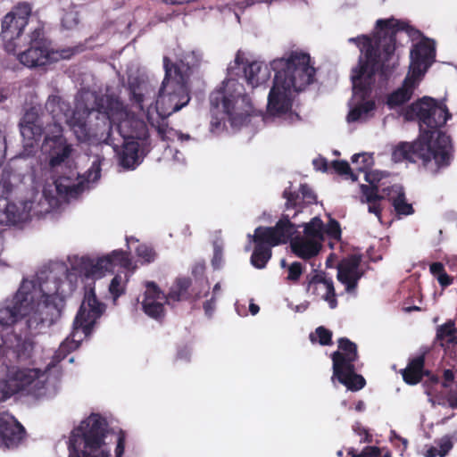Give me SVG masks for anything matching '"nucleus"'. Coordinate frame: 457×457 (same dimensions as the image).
<instances>
[{
    "label": "nucleus",
    "mask_w": 457,
    "mask_h": 457,
    "mask_svg": "<svg viewBox=\"0 0 457 457\" xmlns=\"http://www.w3.org/2000/svg\"><path fill=\"white\" fill-rule=\"evenodd\" d=\"M405 120H417L420 134L411 143H399L392 153L395 162L409 161L420 162L428 168L434 163V171L450 165L453 145L451 137L441 130L452 113L443 102L430 96L419 98L406 106L402 112Z\"/></svg>",
    "instance_id": "nucleus-1"
},
{
    "label": "nucleus",
    "mask_w": 457,
    "mask_h": 457,
    "mask_svg": "<svg viewBox=\"0 0 457 457\" xmlns=\"http://www.w3.org/2000/svg\"><path fill=\"white\" fill-rule=\"evenodd\" d=\"M376 27L378 31L375 40L365 35L350 39L359 42L361 51L364 53V58L361 57L358 65L352 71L353 89L354 95L361 101L349 112L348 121L366 119L375 111V101L367 100V98L372 92L376 73L379 72L382 76L387 77L393 72L395 62L391 61L396 50V35L402 31L411 35L413 30L406 21L394 17L378 20Z\"/></svg>",
    "instance_id": "nucleus-2"
},
{
    "label": "nucleus",
    "mask_w": 457,
    "mask_h": 457,
    "mask_svg": "<svg viewBox=\"0 0 457 457\" xmlns=\"http://www.w3.org/2000/svg\"><path fill=\"white\" fill-rule=\"evenodd\" d=\"M104 311V304L98 301L95 288L86 287L71 337L60 345L44 370L38 368L9 367L5 377L0 378V403H4L16 395L35 397L42 395L45 393L47 374L56 372V378H59L62 375L59 363L71 352L79 347L80 341L75 339L77 331L81 330L86 337L89 336Z\"/></svg>",
    "instance_id": "nucleus-3"
},
{
    "label": "nucleus",
    "mask_w": 457,
    "mask_h": 457,
    "mask_svg": "<svg viewBox=\"0 0 457 457\" xmlns=\"http://www.w3.org/2000/svg\"><path fill=\"white\" fill-rule=\"evenodd\" d=\"M62 283L56 277L41 282L42 299L36 308L32 294L26 292L22 285L12 299L0 308V324L5 328L19 327L20 334H27L45 322H52L64 306L65 298L60 292Z\"/></svg>",
    "instance_id": "nucleus-4"
},
{
    "label": "nucleus",
    "mask_w": 457,
    "mask_h": 457,
    "mask_svg": "<svg viewBox=\"0 0 457 457\" xmlns=\"http://www.w3.org/2000/svg\"><path fill=\"white\" fill-rule=\"evenodd\" d=\"M271 68L275 76L267 111L271 116L281 117L292 110V92L303 91L312 84L316 70L311 64L310 54L301 51H292L287 57L273 60Z\"/></svg>",
    "instance_id": "nucleus-5"
},
{
    "label": "nucleus",
    "mask_w": 457,
    "mask_h": 457,
    "mask_svg": "<svg viewBox=\"0 0 457 457\" xmlns=\"http://www.w3.org/2000/svg\"><path fill=\"white\" fill-rule=\"evenodd\" d=\"M163 68L165 75L155 103L149 104L145 110L148 122L157 129L160 135L166 132L161 122L187 105L191 99L192 67L182 59L172 62L164 56Z\"/></svg>",
    "instance_id": "nucleus-6"
},
{
    "label": "nucleus",
    "mask_w": 457,
    "mask_h": 457,
    "mask_svg": "<svg viewBox=\"0 0 457 457\" xmlns=\"http://www.w3.org/2000/svg\"><path fill=\"white\" fill-rule=\"evenodd\" d=\"M108 422L98 413H91L74 428L68 442L69 457H111V450L105 443ZM126 435H118L115 457H122L125 451Z\"/></svg>",
    "instance_id": "nucleus-7"
},
{
    "label": "nucleus",
    "mask_w": 457,
    "mask_h": 457,
    "mask_svg": "<svg viewBox=\"0 0 457 457\" xmlns=\"http://www.w3.org/2000/svg\"><path fill=\"white\" fill-rule=\"evenodd\" d=\"M212 119L210 129L219 133L225 127L227 117L232 126L243 124L252 112L249 96L245 93L244 86L237 80L228 79L222 86L210 94Z\"/></svg>",
    "instance_id": "nucleus-8"
},
{
    "label": "nucleus",
    "mask_w": 457,
    "mask_h": 457,
    "mask_svg": "<svg viewBox=\"0 0 457 457\" xmlns=\"http://www.w3.org/2000/svg\"><path fill=\"white\" fill-rule=\"evenodd\" d=\"M91 112H96L102 116L104 130L101 133L100 140L104 144H112V123L118 118L120 120L117 129L124 140L137 141L143 145L144 148L150 146V136L145 122L135 115L124 112L122 104L118 99L110 96H96L89 113Z\"/></svg>",
    "instance_id": "nucleus-9"
},
{
    "label": "nucleus",
    "mask_w": 457,
    "mask_h": 457,
    "mask_svg": "<svg viewBox=\"0 0 457 457\" xmlns=\"http://www.w3.org/2000/svg\"><path fill=\"white\" fill-rule=\"evenodd\" d=\"M332 380L338 382L353 392L362 389L366 385L365 378L356 373L355 361L359 360L357 345L347 337L337 339V350L331 353Z\"/></svg>",
    "instance_id": "nucleus-10"
},
{
    "label": "nucleus",
    "mask_w": 457,
    "mask_h": 457,
    "mask_svg": "<svg viewBox=\"0 0 457 457\" xmlns=\"http://www.w3.org/2000/svg\"><path fill=\"white\" fill-rule=\"evenodd\" d=\"M31 12V4L21 2L4 16L1 37L6 52L15 54L21 47L23 31L29 23Z\"/></svg>",
    "instance_id": "nucleus-11"
},
{
    "label": "nucleus",
    "mask_w": 457,
    "mask_h": 457,
    "mask_svg": "<svg viewBox=\"0 0 457 457\" xmlns=\"http://www.w3.org/2000/svg\"><path fill=\"white\" fill-rule=\"evenodd\" d=\"M18 60L29 68L45 66L58 60V53L52 49L43 27H37L29 33L28 48L18 54Z\"/></svg>",
    "instance_id": "nucleus-12"
},
{
    "label": "nucleus",
    "mask_w": 457,
    "mask_h": 457,
    "mask_svg": "<svg viewBox=\"0 0 457 457\" xmlns=\"http://www.w3.org/2000/svg\"><path fill=\"white\" fill-rule=\"evenodd\" d=\"M82 270L87 278H100L106 272H112L119 266L125 270H134L129 253L123 250H113L110 254L97 260L83 257L81 259Z\"/></svg>",
    "instance_id": "nucleus-13"
},
{
    "label": "nucleus",
    "mask_w": 457,
    "mask_h": 457,
    "mask_svg": "<svg viewBox=\"0 0 457 457\" xmlns=\"http://www.w3.org/2000/svg\"><path fill=\"white\" fill-rule=\"evenodd\" d=\"M410 76L420 79L436 60V46L432 39L423 37L413 45L410 53Z\"/></svg>",
    "instance_id": "nucleus-14"
},
{
    "label": "nucleus",
    "mask_w": 457,
    "mask_h": 457,
    "mask_svg": "<svg viewBox=\"0 0 457 457\" xmlns=\"http://www.w3.org/2000/svg\"><path fill=\"white\" fill-rule=\"evenodd\" d=\"M361 256L360 254H350L343 258L337 264V280L345 286L348 294H355L359 280L364 275L361 269Z\"/></svg>",
    "instance_id": "nucleus-15"
},
{
    "label": "nucleus",
    "mask_w": 457,
    "mask_h": 457,
    "mask_svg": "<svg viewBox=\"0 0 457 457\" xmlns=\"http://www.w3.org/2000/svg\"><path fill=\"white\" fill-rule=\"evenodd\" d=\"M25 435V428L13 415L8 411L0 413V448H16L24 439Z\"/></svg>",
    "instance_id": "nucleus-16"
},
{
    "label": "nucleus",
    "mask_w": 457,
    "mask_h": 457,
    "mask_svg": "<svg viewBox=\"0 0 457 457\" xmlns=\"http://www.w3.org/2000/svg\"><path fill=\"white\" fill-rule=\"evenodd\" d=\"M313 275L307 276L306 291L328 302L331 309L337 306L334 282L324 271L314 270Z\"/></svg>",
    "instance_id": "nucleus-17"
},
{
    "label": "nucleus",
    "mask_w": 457,
    "mask_h": 457,
    "mask_svg": "<svg viewBox=\"0 0 457 457\" xmlns=\"http://www.w3.org/2000/svg\"><path fill=\"white\" fill-rule=\"evenodd\" d=\"M129 100L133 106L145 111V103H153L155 97V89L147 80L140 77H134L129 80Z\"/></svg>",
    "instance_id": "nucleus-18"
},
{
    "label": "nucleus",
    "mask_w": 457,
    "mask_h": 457,
    "mask_svg": "<svg viewBox=\"0 0 457 457\" xmlns=\"http://www.w3.org/2000/svg\"><path fill=\"white\" fill-rule=\"evenodd\" d=\"M33 347V343L30 340L15 334L12 336V338L4 341L3 353L10 363L21 362L31 357Z\"/></svg>",
    "instance_id": "nucleus-19"
},
{
    "label": "nucleus",
    "mask_w": 457,
    "mask_h": 457,
    "mask_svg": "<svg viewBox=\"0 0 457 457\" xmlns=\"http://www.w3.org/2000/svg\"><path fill=\"white\" fill-rule=\"evenodd\" d=\"M150 146L143 147L141 143L135 140H124L118 153L119 163L124 169H135L140 163V154L145 155Z\"/></svg>",
    "instance_id": "nucleus-20"
},
{
    "label": "nucleus",
    "mask_w": 457,
    "mask_h": 457,
    "mask_svg": "<svg viewBox=\"0 0 457 457\" xmlns=\"http://www.w3.org/2000/svg\"><path fill=\"white\" fill-rule=\"evenodd\" d=\"M283 197L287 200L286 208H298L295 215L307 205L313 204L317 202V195L307 184H301L299 193L287 187L283 192Z\"/></svg>",
    "instance_id": "nucleus-21"
},
{
    "label": "nucleus",
    "mask_w": 457,
    "mask_h": 457,
    "mask_svg": "<svg viewBox=\"0 0 457 457\" xmlns=\"http://www.w3.org/2000/svg\"><path fill=\"white\" fill-rule=\"evenodd\" d=\"M24 139L37 141L41 138L44 128L35 107L28 109L19 123Z\"/></svg>",
    "instance_id": "nucleus-22"
},
{
    "label": "nucleus",
    "mask_w": 457,
    "mask_h": 457,
    "mask_svg": "<svg viewBox=\"0 0 457 457\" xmlns=\"http://www.w3.org/2000/svg\"><path fill=\"white\" fill-rule=\"evenodd\" d=\"M418 79L407 75L400 87L387 95L386 104L391 110L402 106L411 100L416 87Z\"/></svg>",
    "instance_id": "nucleus-23"
},
{
    "label": "nucleus",
    "mask_w": 457,
    "mask_h": 457,
    "mask_svg": "<svg viewBox=\"0 0 457 457\" xmlns=\"http://www.w3.org/2000/svg\"><path fill=\"white\" fill-rule=\"evenodd\" d=\"M403 381L408 385L419 384L424 377H428L430 371L425 370V353L409 360L405 369L401 370Z\"/></svg>",
    "instance_id": "nucleus-24"
},
{
    "label": "nucleus",
    "mask_w": 457,
    "mask_h": 457,
    "mask_svg": "<svg viewBox=\"0 0 457 457\" xmlns=\"http://www.w3.org/2000/svg\"><path fill=\"white\" fill-rule=\"evenodd\" d=\"M269 66L262 62H252L244 67L245 78L248 85L256 87L268 82L271 76Z\"/></svg>",
    "instance_id": "nucleus-25"
},
{
    "label": "nucleus",
    "mask_w": 457,
    "mask_h": 457,
    "mask_svg": "<svg viewBox=\"0 0 457 457\" xmlns=\"http://www.w3.org/2000/svg\"><path fill=\"white\" fill-rule=\"evenodd\" d=\"M322 245L319 240H312L303 237H297L291 241L292 252L303 260H309L316 256Z\"/></svg>",
    "instance_id": "nucleus-26"
},
{
    "label": "nucleus",
    "mask_w": 457,
    "mask_h": 457,
    "mask_svg": "<svg viewBox=\"0 0 457 457\" xmlns=\"http://www.w3.org/2000/svg\"><path fill=\"white\" fill-rule=\"evenodd\" d=\"M49 145V166L54 169L64 162L71 154L72 145L66 140L50 143Z\"/></svg>",
    "instance_id": "nucleus-27"
},
{
    "label": "nucleus",
    "mask_w": 457,
    "mask_h": 457,
    "mask_svg": "<svg viewBox=\"0 0 457 457\" xmlns=\"http://www.w3.org/2000/svg\"><path fill=\"white\" fill-rule=\"evenodd\" d=\"M23 210L7 198L0 197V224H16L23 220Z\"/></svg>",
    "instance_id": "nucleus-28"
},
{
    "label": "nucleus",
    "mask_w": 457,
    "mask_h": 457,
    "mask_svg": "<svg viewBox=\"0 0 457 457\" xmlns=\"http://www.w3.org/2000/svg\"><path fill=\"white\" fill-rule=\"evenodd\" d=\"M192 285L191 278H179L175 283L171 286L169 293L165 295V302L167 304L171 303L187 301L190 299L191 295L189 288Z\"/></svg>",
    "instance_id": "nucleus-29"
},
{
    "label": "nucleus",
    "mask_w": 457,
    "mask_h": 457,
    "mask_svg": "<svg viewBox=\"0 0 457 457\" xmlns=\"http://www.w3.org/2000/svg\"><path fill=\"white\" fill-rule=\"evenodd\" d=\"M45 107L52 115L53 120H67L71 111L70 104L56 95L48 96Z\"/></svg>",
    "instance_id": "nucleus-30"
},
{
    "label": "nucleus",
    "mask_w": 457,
    "mask_h": 457,
    "mask_svg": "<svg viewBox=\"0 0 457 457\" xmlns=\"http://www.w3.org/2000/svg\"><path fill=\"white\" fill-rule=\"evenodd\" d=\"M250 241L254 245L263 247H272L280 245V240L275 237L273 228L271 227L259 226L254 229V234L248 235Z\"/></svg>",
    "instance_id": "nucleus-31"
},
{
    "label": "nucleus",
    "mask_w": 457,
    "mask_h": 457,
    "mask_svg": "<svg viewBox=\"0 0 457 457\" xmlns=\"http://www.w3.org/2000/svg\"><path fill=\"white\" fill-rule=\"evenodd\" d=\"M300 226H296L293 222L290 221L288 215H282V217L278 220L273 228L275 237L280 240L281 244L287 243L292 237L296 233L297 228Z\"/></svg>",
    "instance_id": "nucleus-32"
},
{
    "label": "nucleus",
    "mask_w": 457,
    "mask_h": 457,
    "mask_svg": "<svg viewBox=\"0 0 457 457\" xmlns=\"http://www.w3.org/2000/svg\"><path fill=\"white\" fill-rule=\"evenodd\" d=\"M436 338L441 346L457 345V328L455 321L447 320L436 328Z\"/></svg>",
    "instance_id": "nucleus-33"
},
{
    "label": "nucleus",
    "mask_w": 457,
    "mask_h": 457,
    "mask_svg": "<svg viewBox=\"0 0 457 457\" xmlns=\"http://www.w3.org/2000/svg\"><path fill=\"white\" fill-rule=\"evenodd\" d=\"M304 237L312 240H319L322 245L324 241V223L320 217L312 218L304 224Z\"/></svg>",
    "instance_id": "nucleus-34"
},
{
    "label": "nucleus",
    "mask_w": 457,
    "mask_h": 457,
    "mask_svg": "<svg viewBox=\"0 0 457 457\" xmlns=\"http://www.w3.org/2000/svg\"><path fill=\"white\" fill-rule=\"evenodd\" d=\"M272 256V250L254 245L250 262L251 264L259 270L264 269Z\"/></svg>",
    "instance_id": "nucleus-35"
},
{
    "label": "nucleus",
    "mask_w": 457,
    "mask_h": 457,
    "mask_svg": "<svg viewBox=\"0 0 457 457\" xmlns=\"http://www.w3.org/2000/svg\"><path fill=\"white\" fill-rule=\"evenodd\" d=\"M62 121V120H54L52 124L48 125L47 132L44 139L45 145L66 140V137L62 134L63 128L61 124Z\"/></svg>",
    "instance_id": "nucleus-36"
},
{
    "label": "nucleus",
    "mask_w": 457,
    "mask_h": 457,
    "mask_svg": "<svg viewBox=\"0 0 457 457\" xmlns=\"http://www.w3.org/2000/svg\"><path fill=\"white\" fill-rule=\"evenodd\" d=\"M129 281V276L125 274L124 278L117 274L111 280L109 285V292L112 295L113 301H116L120 295L125 294L126 285Z\"/></svg>",
    "instance_id": "nucleus-37"
},
{
    "label": "nucleus",
    "mask_w": 457,
    "mask_h": 457,
    "mask_svg": "<svg viewBox=\"0 0 457 457\" xmlns=\"http://www.w3.org/2000/svg\"><path fill=\"white\" fill-rule=\"evenodd\" d=\"M142 306L145 313L153 319L159 320L164 315V306L157 300H143Z\"/></svg>",
    "instance_id": "nucleus-38"
},
{
    "label": "nucleus",
    "mask_w": 457,
    "mask_h": 457,
    "mask_svg": "<svg viewBox=\"0 0 457 457\" xmlns=\"http://www.w3.org/2000/svg\"><path fill=\"white\" fill-rule=\"evenodd\" d=\"M429 270L443 287H448L453 283V278L445 272L443 263L439 262H433L429 267Z\"/></svg>",
    "instance_id": "nucleus-39"
},
{
    "label": "nucleus",
    "mask_w": 457,
    "mask_h": 457,
    "mask_svg": "<svg viewBox=\"0 0 457 457\" xmlns=\"http://www.w3.org/2000/svg\"><path fill=\"white\" fill-rule=\"evenodd\" d=\"M332 331L323 326H320L315 329V333L310 334V340L312 343L319 342L320 345H331Z\"/></svg>",
    "instance_id": "nucleus-40"
},
{
    "label": "nucleus",
    "mask_w": 457,
    "mask_h": 457,
    "mask_svg": "<svg viewBox=\"0 0 457 457\" xmlns=\"http://www.w3.org/2000/svg\"><path fill=\"white\" fill-rule=\"evenodd\" d=\"M383 199L388 200L393 205L398 199L405 195L404 189L401 185L394 184L381 190Z\"/></svg>",
    "instance_id": "nucleus-41"
},
{
    "label": "nucleus",
    "mask_w": 457,
    "mask_h": 457,
    "mask_svg": "<svg viewBox=\"0 0 457 457\" xmlns=\"http://www.w3.org/2000/svg\"><path fill=\"white\" fill-rule=\"evenodd\" d=\"M360 188L367 203L379 202L383 199L382 193L379 194V187L377 186L361 184Z\"/></svg>",
    "instance_id": "nucleus-42"
},
{
    "label": "nucleus",
    "mask_w": 457,
    "mask_h": 457,
    "mask_svg": "<svg viewBox=\"0 0 457 457\" xmlns=\"http://www.w3.org/2000/svg\"><path fill=\"white\" fill-rule=\"evenodd\" d=\"M331 166L339 175H348L353 181L358 180V175L352 171L349 163L346 161L336 160L331 162Z\"/></svg>",
    "instance_id": "nucleus-43"
},
{
    "label": "nucleus",
    "mask_w": 457,
    "mask_h": 457,
    "mask_svg": "<svg viewBox=\"0 0 457 457\" xmlns=\"http://www.w3.org/2000/svg\"><path fill=\"white\" fill-rule=\"evenodd\" d=\"M352 162L357 163L358 170L362 172L368 170L374 162L372 155L366 153L353 154Z\"/></svg>",
    "instance_id": "nucleus-44"
},
{
    "label": "nucleus",
    "mask_w": 457,
    "mask_h": 457,
    "mask_svg": "<svg viewBox=\"0 0 457 457\" xmlns=\"http://www.w3.org/2000/svg\"><path fill=\"white\" fill-rule=\"evenodd\" d=\"M136 253L142 260V263H151L156 258V253L153 247L146 245H139L136 249Z\"/></svg>",
    "instance_id": "nucleus-45"
},
{
    "label": "nucleus",
    "mask_w": 457,
    "mask_h": 457,
    "mask_svg": "<svg viewBox=\"0 0 457 457\" xmlns=\"http://www.w3.org/2000/svg\"><path fill=\"white\" fill-rule=\"evenodd\" d=\"M327 235L329 238L339 241L341 239V227L339 222L330 218L327 225H324V235Z\"/></svg>",
    "instance_id": "nucleus-46"
},
{
    "label": "nucleus",
    "mask_w": 457,
    "mask_h": 457,
    "mask_svg": "<svg viewBox=\"0 0 457 457\" xmlns=\"http://www.w3.org/2000/svg\"><path fill=\"white\" fill-rule=\"evenodd\" d=\"M392 206L398 216H407L414 213V209L411 204L407 203L405 195L398 199Z\"/></svg>",
    "instance_id": "nucleus-47"
},
{
    "label": "nucleus",
    "mask_w": 457,
    "mask_h": 457,
    "mask_svg": "<svg viewBox=\"0 0 457 457\" xmlns=\"http://www.w3.org/2000/svg\"><path fill=\"white\" fill-rule=\"evenodd\" d=\"M145 298L144 300H158L162 297L165 298V295L161 291L159 287L156 285V283L153 281H148L145 284Z\"/></svg>",
    "instance_id": "nucleus-48"
},
{
    "label": "nucleus",
    "mask_w": 457,
    "mask_h": 457,
    "mask_svg": "<svg viewBox=\"0 0 457 457\" xmlns=\"http://www.w3.org/2000/svg\"><path fill=\"white\" fill-rule=\"evenodd\" d=\"M380 453V448L378 446H366L359 453L353 448L348 451V455L351 457H379Z\"/></svg>",
    "instance_id": "nucleus-49"
},
{
    "label": "nucleus",
    "mask_w": 457,
    "mask_h": 457,
    "mask_svg": "<svg viewBox=\"0 0 457 457\" xmlns=\"http://www.w3.org/2000/svg\"><path fill=\"white\" fill-rule=\"evenodd\" d=\"M365 180L369 183L370 186H377L380 187L379 182L388 177V173L386 171L380 170H366L365 172Z\"/></svg>",
    "instance_id": "nucleus-50"
},
{
    "label": "nucleus",
    "mask_w": 457,
    "mask_h": 457,
    "mask_svg": "<svg viewBox=\"0 0 457 457\" xmlns=\"http://www.w3.org/2000/svg\"><path fill=\"white\" fill-rule=\"evenodd\" d=\"M303 264L299 262H294L288 267L287 279L290 281H294V282L298 281L301 275L303 274Z\"/></svg>",
    "instance_id": "nucleus-51"
},
{
    "label": "nucleus",
    "mask_w": 457,
    "mask_h": 457,
    "mask_svg": "<svg viewBox=\"0 0 457 457\" xmlns=\"http://www.w3.org/2000/svg\"><path fill=\"white\" fill-rule=\"evenodd\" d=\"M101 177V163L99 161L93 162L91 167L87 171V180L95 182Z\"/></svg>",
    "instance_id": "nucleus-52"
},
{
    "label": "nucleus",
    "mask_w": 457,
    "mask_h": 457,
    "mask_svg": "<svg viewBox=\"0 0 457 457\" xmlns=\"http://www.w3.org/2000/svg\"><path fill=\"white\" fill-rule=\"evenodd\" d=\"M74 132L79 140H86L88 138V132L85 123L76 122L72 125Z\"/></svg>",
    "instance_id": "nucleus-53"
},
{
    "label": "nucleus",
    "mask_w": 457,
    "mask_h": 457,
    "mask_svg": "<svg viewBox=\"0 0 457 457\" xmlns=\"http://www.w3.org/2000/svg\"><path fill=\"white\" fill-rule=\"evenodd\" d=\"M454 378H455V376L452 370H449V369L445 370L444 373H443L444 381L442 382V386L449 387L450 385L453 382Z\"/></svg>",
    "instance_id": "nucleus-54"
},
{
    "label": "nucleus",
    "mask_w": 457,
    "mask_h": 457,
    "mask_svg": "<svg viewBox=\"0 0 457 457\" xmlns=\"http://www.w3.org/2000/svg\"><path fill=\"white\" fill-rule=\"evenodd\" d=\"M221 261H222V249L219 245H216L214 247L213 258L212 261V265L215 268H219Z\"/></svg>",
    "instance_id": "nucleus-55"
},
{
    "label": "nucleus",
    "mask_w": 457,
    "mask_h": 457,
    "mask_svg": "<svg viewBox=\"0 0 457 457\" xmlns=\"http://www.w3.org/2000/svg\"><path fill=\"white\" fill-rule=\"evenodd\" d=\"M439 446H440V449L438 450L439 451L438 455L440 457H445L448 453V452L452 449L453 443L449 439H446V440H444L443 442H441Z\"/></svg>",
    "instance_id": "nucleus-56"
},
{
    "label": "nucleus",
    "mask_w": 457,
    "mask_h": 457,
    "mask_svg": "<svg viewBox=\"0 0 457 457\" xmlns=\"http://www.w3.org/2000/svg\"><path fill=\"white\" fill-rule=\"evenodd\" d=\"M446 401L453 409H457V390H450L446 395Z\"/></svg>",
    "instance_id": "nucleus-57"
},
{
    "label": "nucleus",
    "mask_w": 457,
    "mask_h": 457,
    "mask_svg": "<svg viewBox=\"0 0 457 457\" xmlns=\"http://www.w3.org/2000/svg\"><path fill=\"white\" fill-rule=\"evenodd\" d=\"M6 155V141L2 130L0 129V165L5 159Z\"/></svg>",
    "instance_id": "nucleus-58"
},
{
    "label": "nucleus",
    "mask_w": 457,
    "mask_h": 457,
    "mask_svg": "<svg viewBox=\"0 0 457 457\" xmlns=\"http://www.w3.org/2000/svg\"><path fill=\"white\" fill-rule=\"evenodd\" d=\"M204 310L206 315L212 316L214 309H215V298L212 296L211 299L205 301L204 303Z\"/></svg>",
    "instance_id": "nucleus-59"
},
{
    "label": "nucleus",
    "mask_w": 457,
    "mask_h": 457,
    "mask_svg": "<svg viewBox=\"0 0 457 457\" xmlns=\"http://www.w3.org/2000/svg\"><path fill=\"white\" fill-rule=\"evenodd\" d=\"M368 204H369V208H368L369 212L374 213L378 218H380L381 212H382V208L380 206L379 202H371V203H368Z\"/></svg>",
    "instance_id": "nucleus-60"
},
{
    "label": "nucleus",
    "mask_w": 457,
    "mask_h": 457,
    "mask_svg": "<svg viewBox=\"0 0 457 457\" xmlns=\"http://www.w3.org/2000/svg\"><path fill=\"white\" fill-rule=\"evenodd\" d=\"M312 163L314 168L318 170H328V161L325 158L314 159Z\"/></svg>",
    "instance_id": "nucleus-61"
},
{
    "label": "nucleus",
    "mask_w": 457,
    "mask_h": 457,
    "mask_svg": "<svg viewBox=\"0 0 457 457\" xmlns=\"http://www.w3.org/2000/svg\"><path fill=\"white\" fill-rule=\"evenodd\" d=\"M354 430L360 435L364 436V442H370L371 441V436L370 435L369 431L362 427L358 426L357 428H354Z\"/></svg>",
    "instance_id": "nucleus-62"
},
{
    "label": "nucleus",
    "mask_w": 457,
    "mask_h": 457,
    "mask_svg": "<svg viewBox=\"0 0 457 457\" xmlns=\"http://www.w3.org/2000/svg\"><path fill=\"white\" fill-rule=\"evenodd\" d=\"M249 311L253 315H256L260 311V307L255 303H250Z\"/></svg>",
    "instance_id": "nucleus-63"
},
{
    "label": "nucleus",
    "mask_w": 457,
    "mask_h": 457,
    "mask_svg": "<svg viewBox=\"0 0 457 457\" xmlns=\"http://www.w3.org/2000/svg\"><path fill=\"white\" fill-rule=\"evenodd\" d=\"M439 453V451L436 447H431L428 450V457H436Z\"/></svg>",
    "instance_id": "nucleus-64"
}]
</instances>
